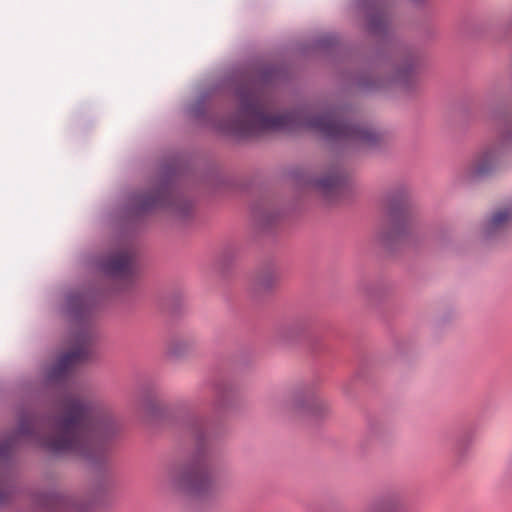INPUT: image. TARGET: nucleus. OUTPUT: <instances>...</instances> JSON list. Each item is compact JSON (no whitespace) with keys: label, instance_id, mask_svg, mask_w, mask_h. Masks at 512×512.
<instances>
[{"label":"nucleus","instance_id":"obj_1","mask_svg":"<svg viewBox=\"0 0 512 512\" xmlns=\"http://www.w3.org/2000/svg\"><path fill=\"white\" fill-rule=\"evenodd\" d=\"M278 74L274 66H265L256 73L245 68L239 71L240 82L234 89L239 113L243 119L228 118L214 123L213 128L226 136L247 139L266 132L295 131L301 127L316 129L326 138L348 140L368 146L380 141L376 131L359 124L335 120L328 114L304 115L300 111L271 115L266 112L261 99L260 86L272 83Z\"/></svg>","mask_w":512,"mask_h":512},{"label":"nucleus","instance_id":"obj_2","mask_svg":"<svg viewBox=\"0 0 512 512\" xmlns=\"http://www.w3.org/2000/svg\"><path fill=\"white\" fill-rule=\"evenodd\" d=\"M55 435L43 437L35 431L33 419L22 415L18 433L33 437L37 445L55 455L74 453L101 467L106 462L104 443L118 432L115 420L94 402L78 397L65 399L62 414L54 417Z\"/></svg>","mask_w":512,"mask_h":512},{"label":"nucleus","instance_id":"obj_3","mask_svg":"<svg viewBox=\"0 0 512 512\" xmlns=\"http://www.w3.org/2000/svg\"><path fill=\"white\" fill-rule=\"evenodd\" d=\"M182 426L195 440V451L179 472L171 470L173 487L193 497H205L214 488V448L224 433L223 426L214 420L187 415Z\"/></svg>","mask_w":512,"mask_h":512},{"label":"nucleus","instance_id":"obj_4","mask_svg":"<svg viewBox=\"0 0 512 512\" xmlns=\"http://www.w3.org/2000/svg\"><path fill=\"white\" fill-rule=\"evenodd\" d=\"M109 295L103 287L89 286L79 291L70 292L66 297V311L78 329L73 333L75 347L63 354L48 370L46 378L51 383L66 380L69 369L78 363L87 362L92 354L95 332L91 329V319L97 306Z\"/></svg>","mask_w":512,"mask_h":512},{"label":"nucleus","instance_id":"obj_5","mask_svg":"<svg viewBox=\"0 0 512 512\" xmlns=\"http://www.w3.org/2000/svg\"><path fill=\"white\" fill-rule=\"evenodd\" d=\"M179 170L174 163L162 167L160 181L151 194H132L126 211L130 214L148 213L155 209L172 208L181 219L192 216L194 203L184 197L179 184Z\"/></svg>","mask_w":512,"mask_h":512},{"label":"nucleus","instance_id":"obj_6","mask_svg":"<svg viewBox=\"0 0 512 512\" xmlns=\"http://www.w3.org/2000/svg\"><path fill=\"white\" fill-rule=\"evenodd\" d=\"M399 58L391 78L380 77L370 71H361L354 77V84L363 92H375L393 83L410 92L416 87L422 58L418 51L407 46L394 47Z\"/></svg>","mask_w":512,"mask_h":512},{"label":"nucleus","instance_id":"obj_7","mask_svg":"<svg viewBox=\"0 0 512 512\" xmlns=\"http://www.w3.org/2000/svg\"><path fill=\"white\" fill-rule=\"evenodd\" d=\"M386 215L389 229L382 234L383 244L390 250L408 244L415 228V212L407 189L403 186L391 190L386 196Z\"/></svg>","mask_w":512,"mask_h":512},{"label":"nucleus","instance_id":"obj_8","mask_svg":"<svg viewBox=\"0 0 512 512\" xmlns=\"http://www.w3.org/2000/svg\"><path fill=\"white\" fill-rule=\"evenodd\" d=\"M493 119L498 125V143L485 146L475 156L473 166L468 172V177L472 181H480L491 176L499 167L501 154L512 144V108L494 112Z\"/></svg>","mask_w":512,"mask_h":512},{"label":"nucleus","instance_id":"obj_9","mask_svg":"<svg viewBox=\"0 0 512 512\" xmlns=\"http://www.w3.org/2000/svg\"><path fill=\"white\" fill-rule=\"evenodd\" d=\"M289 176L298 186L320 190L329 202L340 201L352 193V182L344 169L339 167L321 178L313 176L304 167H294L289 171Z\"/></svg>","mask_w":512,"mask_h":512},{"label":"nucleus","instance_id":"obj_10","mask_svg":"<svg viewBox=\"0 0 512 512\" xmlns=\"http://www.w3.org/2000/svg\"><path fill=\"white\" fill-rule=\"evenodd\" d=\"M31 500L39 512H92L96 507L94 501H78L54 490L33 493Z\"/></svg>","mask_w":512,"mask_h":512},{"label":"nucleus","instance_id":"obj_11","mask_svg":"<svg viewBox=\"0 0 512 512\" xmlns=\"http://www.w3.org/2000/svg\"><path fill=\"white\" fill-rule=\"evenodd\" d=\"M100 270L114 280L132 283L136 272L135 256L131 251H117L99 260Z\"/></svg>","mask_w":512,"mask_h":512},{"label":"nucleus","instance_id":"obj_12","mask_svg":"<svg viewBox=\"0 0 512 512\" xmlns=\"http://www.w3.org/2000/svg\"><path fill=\"white\" fill-rule=\"evenodd\" d=\"M357 6L367 14L368 32L374 36H380L386 41H391L390 16L384 2L382 0H357Z\"/></svg>","mask_w":512,"mask_h":512},{"label":"nucleus","instance_id":"obj_13","mask_svg":"<svg viewBox=\"0 0 512 512\" xmlns=\"http://www.w3.org/2000/svg\"><path fill=\"white\" fill-rule=\"evenodd\" d=\"M511 226L512 204L502 210H498L483 223V238L487 241L498 240Z\"/></svg>","mask_w":512,"mask_h":512},{"label":"nucleus","instance_id":"obj_14","mask_svg":"<svg viewBox=\"0 0 512 512\" xmlns=\"http://www.w3.org/2000/svg\"><path fill=\"white\" fill-rule=\"evenodd\" d=\"M295 408L304 415L319 418L328 412L327 404L314 393L295 394Z\"/></svg>","mask_w":512,"mask_h":512},{"label":"nucleus","instance_id":"obj_15","mask_svg":"<svg viewBox=\"0 0 512 512\" xmlns=\"http://www.w3.org/2000/svg\"><path fill=\"white\" fill-rule=\"evenodd\" d=\"M143 394V407L146 413L157 419H164L168 416V409L164 406H161L155 396V388L153 385H146L142 388Z\"/></svg>","mask_w":512,"mask_h":512},{"label":"nucleus","instance_id":"obj_16","mask_svg":"<svg viewBox=\"0 0 512 512\" xmlns=\"http://www.w3.org/2000/svg\"><path fill=\"white\" fill-rule=\"evenodd\" d=\"M212 390L216 396V407L225 408L233 403L236 391L233 385L226 380H220L219 382L213 383Z\"/></svg>","mask_w":512,"mask_h":512},{"label":"nucleus","instance_id":"obj_17","mask_svg":"<svg viewBox=\"0 0 512 512\" xmlns=\"http://www.w3.org/2000/svg\"><path fill=\"white\" fill-rule=\"evenodd\" d=\"M251 212L255 220L264 229H268L276 224L281 217V213L279 211L272 210L257 203L251 205Z\"/></svg>","mask_w":512,"mask_h":512},{"label":"nucleus","instance_id":"obj_18","mask_svg":"<svg viewBox=\"0 0 512 512\" xmlns=\"http://www.w3.org/2000/svg\"><path fill=\"white\" fill-rule=\"evenodd\" d=\"M402 503L398 495L391 494L377 499L371 506L370 512H401Z\"/></svg>","mask_w":512,"mask_h":512},{"label":"nucleus","instance_id":"obj_19","mask_svg":"<svg viewBox=\"0 0 512 512\" xmlns=\"http://www.w3.org/2000/svg\"><path fill=\"white\" fill-rule=\"evenodd\" d=\"M210 97L211 93L209 91H203L196 101L188 106L187 112L193 119L202 121L207 118V102Z\"/></svg>","mask_w":512,"mask_h":512},{"label":"nucleus","instance_id":"obj_20","mask_svg":"<svg viewBox=\"0 0 512 512\" xmlns=\"http://www.w3.org/2000/svg\"><path fill=\"white\" fill-rule=\"evenodd\" d=\"M340 44V36L336 33L326 34L313 41V47L315 49H319L327 53L339 51Z\"/></svg>","mask_w":512,"mask_h":512},{"label":"nucleus","instance_id":"obj_21","mask_svg":"<svg viewBox=\"0 0 512 512\" xmlns=\"http://www.w3.org/2000/svg\"><path fill=\"white\" fill-rule=\"evenodd\" d=\"M277 281V275H275L272 271H268L256 278L254 287L255 290L259 292H268L275 286Z\"/></svg>","mask_w":512,"mask_h":512},{"label":"nucleus","instance_id":"obj_22","mask_svg":"<svg viewBox=\"0 0 512 512\" xmlns=\"http://www.w3.org/2000/svg\"><path fill=\"white\" fill-rule=\"evenodd\" d=\"M188 351V344L183 341H174L168 347V355L171 357H181Z\"/></svg>","mask_w":512,"mask_h":512},{"label":"nucleus","instance_id":"obj_23","mask_svg":"<svg viewBox=\"0 0 512 512\" xmlns=\"http://www.w3.org/2000/svg\"><path fill=\"white\" fill-rule=\"evenodd\" d=\"M472 442V436L468 432L462 433L455 444V450L458 454H463L468 445Z\"/></svg>","mask_w":512,"mask_h":512},{"label":"nucleus","instance_id":"obj_24","mask_svg":"<svg viewBox=\"0 0 512 512\" xmlns=\"http://www.w3.org/2000/svg\"><path fill=\"white\" fill-rule=\"evenodd\" d=\"M16 443L15 436H9L7 439L0 443V457L8 458L11 452V449Z\"/></svg>","mask_w":512,"mask_h":512},{"label":"nucleus","instance_id":"obj_25","mask_svg":"<svg viewBox=\"0 0 512 512\" xmlns=\"http://www.w3.org/2000/svg\"><path fill=\"white\" fill-rule=\"evenodd\" d=\"M415 3H422L424 2L425 0H413Z\"/></svg>","mask_w":512,"mask_h":512},{"label":"nucleus","instance_id":"obj_26","mask_svg":"<svg viewBox=\"0 0 512 512\" xmlns=\"http://www.w3.org/2000/svg\"><path fill=\"white\" fill-rule=\"evenodd\" d=\"M294 337H295L294 335L287 336V338H294Z\"/></svg>","mask_w":512,"mask_h":512}]
</instances>
